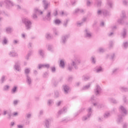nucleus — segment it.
<instances>
[{"label":"nucleus","instance_id":"1","mask_svg":"<svg viewBox=\"0 0 128 128\" xmlns=\"http://www.w3.org/2000/svg\"><path fill=\"white\" fill-rule=\"evenodd\" d=\"M80 64V60L78 58L75 56L74 58L72 60L70 64H68V70L69 72H72V70L75 68V70H78V64Z\"/></svg>","mask_w":128,"mask_h":128},{"label":"nucleus","instance_id":"2","mask_svg":"<svg viewBox=\"0 0 128 128\" xmlns=\"http://www.w3.org/2000/svg\"><path fill=\"white\" fill-rule=\"evenodd\" d=\"M21 22L24 25L26 30H30L32 26V22L28 17L22 18Z\"/></svg>","mask_w":128,"mask_h":128},{"label":"nucleus","instance_id":"3","mask_svg":"<svg viewBox=\"0 0 128 128\" xmlns=\"http://www.w3.org/2000/svg\"><path fill=\"white\" fill-rule=\"evenodd\" d=\"M119 110L120 112H122L124 114L122 115V116L120 115L118 116V117L116 120V122L118 124H120V122H122V116H126V114H128V110H126V108H124L122 106H120L119 107Z\"/></svg>","mask_w":128,"mask_h":128},{"label":"nucleus","instance_id":"4","mask_svg":"<svg viewBox=\"0 0 128 128\" xmlns=\"http://www.w3.org/2000/svg\"><path fill=\"white\" fill-rule=\"evenodd\" d=\"M36 14H42V12L38 10V8H34L32 18L34 20H38V16Z\"/></svg>","mask_w":128,"mask_h":128},{"label":"nucleus","instance_id":"5","mask_svg":"<svg viewBox=\"0 0 128 128\" xmlns=\"http://www.w3.org/2000/svg\"><path fill=\"white\" fill-rule=\"evenodd\" d=\"M88 114L86 116H84L82 118V120L84 122L86 120H90V116H92V108H89L88 110Z\"/></svg>","mask_w":128,"mask_h":128},{"label":"nucleus","instance_id":"6","mask_svg":"<svg viewBox=\"0 0 128 128\" xmlns=\"http://www.w3.org/2000/svg\"><path fill=\"white\" fill-rule=\"evenodd\" d=\"M97 14L98 16H108L110 12L106 10H98Z\"/></svg>","mask_w":128,"mask_h":128},{"label":"nucleus","instance_id":"7","mask_svg":"<svg viewBox=\"0 0 128 128\" xmlns=\"http://www.w3.org/2000/svg\"><path fill=\"white\" fill-rule=\"evenodd\" d=\"M84 36L85 38H91L92 37V32H90V30L86 29L84 30Z\"/></svg>","mask_w":128,"mask_h":128},{"label":"nucleus","instance_id":"8","mask_svg":"<svg viewBox=\"0 0 128 128\" xmlns=\"http://www.w3.org/2000/svg\"><path fill=\"white\" fill-rule=\"evenodd\" d=\"M70 38L69 34L64 35L61 38L60 42L62 44H65L66 43V41L68 40V38Z\"/></svg>","mask_w":128,"mask_h":128},{"label":"nucleus","instance_id":"9","mask_svg":"<svg viewBox=\"0 0 128 128\" xmlns=\"http://www.w3.org/2000/svg\"><path fill=\"white\" fill-rule=\"evenodd\" d=\"M26 80L27 84L29 86H32V77L30 75H27V76H26Z\"/></svg>","mask_w":128,"mask_h":128},{"label":"nucleus","instance_id":"10","mask_svg":"<svg viewBox=\"0 0 128 128\" xmlns=\"http://www.w3.org/2000/svg\"><path fill=\"white\" fill-rule=\"evenodd\" d=\"M94 92L96 96H98L102 92V88L98 85H96L94 90Z\"/></svg>","mask_w":128,"mask_h":128},{"label":"nucleus","instance_id":"11","mask_svg":"<svg viewBox=\"0 0 128 128\" xmlns=\"http://www.w3.org/2000/svg\"><path fill=\"white\" fill-rule=\"evenodd\" d=\"M43 6L44 10H48L50 6V3L47 1V0H42Z\"/></svg>","mask_w":128,"mask_h":128},{"label":"nucleus","instance_id":"12","mask_svg":"<svg viewBox=\"0 0 128 128\" xmlns=\"http://www.w3.org/2000/svg\"><path fill=\"white\" fill-rule=\"evenodd\" d=\"M52 122V120L51 119H48L46 120L44 122V126L46 128H50V124Z\"/></svg>","mask_w":128,"mask_h":128},{"label":"nucleus","instance_id":"13","mask_svg":"<svg viewBox=\"0 0 128 128\" xmlns=\"http://www.w3.org/2000/svg\"><path fill=\"white\" fill-rule=\"evenodd\" d=\"M5 2L6 4L7 8H10V6H14V4L12 1L10 0H6Z\"/></svg>","mask_w":128,"mask_h":128},{"label":"nucleus","instance_id":"14","mask_svg":"<svg viewBox=\"0 0 128 128\" xmlns=\"http://www.w3.org/2000/svg\"><path fill=\"white\" fill-rule=\"evenodd\" d=\"M20 62H17L15 63V65L14 66V68L16 70H17V72H20Z\"/></svg>","mask_w":128,"mask_h":128},{"label":"nucleus","instance_id":"15","mask_svg":"<svg viewBox=\"0 0 128 128\" xmlns=\"http://www.w3.org/2000/svg\"><path fill=\"white\" fill-rule=\"evenodd\" d=\"M112 1L111 0H108L106 5V8H108V10H110V8H112Z\"/></svg>","mask_w":128,"mask_h":128},{"label":"nucleus","instance_id":"16","mask_svg":"<svg viewBox=\"0 0 128 128\" xmlns=\"http://www.w3.org/2000/svg\"><path fill=\"white\" fill-rule=\"evenodd\" d=\"M50 68V64H40L38 65L39 70H40V68Z\"/></svg>","mask_w":128,"mask_h":128},{"label":"nucleus","instance_id":"17","mask_svg":"<svg viewBox=\"0 0 128 128\" xmlns=\"http://www.w3.org/2000/svg\"><path fill=\"white\" fill-rule=\"evenodd\" d=\"M8 56H12V58H16V56H18V54L14 51H10L8 53Z\"/></svg>","mask_w":128,"mask_h":128},{"label":"nucleus","instance_id":"18","mask_svg":"<svg viewBox=\"0 0 128 128\" xmlns=\"http://www.w3.org/2000/svg\"><path fill=\"white\" fill-rule=\"evenodd\" d=\"M63 90L64 94H68V91L70 90V87L66 85L63 86Z\"/></svg>","mask_w":128,"mask_h":128},{"label":"nucleus","instance_id":"19","mask_svg":"<svg viewBox=\"0 0 128 128\" xmlns=\"http://www.w3.org/2000/svg\"><path fill=\"white\" fill-rule=\"evenodd\" d=\"M122 19H119L118 20V24H122V20L126 18V12L124 11L122 12Z\"/></svg>","mask_w":128,"mask_h":128},{"label":"nucleus","instance_id":"20","mask_svg":"<svg viewBox=\"0 0 128 128\" xmlns=\"http://www.w3.org/2000/svg\"><path fill=\"white\" fill-rule=\"evenodd\" d=\"M91 86H92V83H89L87 85L84 86L82 88V90H88V88H90Z\"/></svg>","mask_w":128,"mask_h":128},{"label":"nucleus","instance_id":"21","mask_svg":"<svg viewBox=\"0 0 128 128\" xmlns=\"http://www.w3.org/2000/svg\"><path fill=\"white\" fill-rule=\"evenodd\" d=\"M78 12L80 14H84V10L82 9L76 8L74 12V14H78Z\"/></svg>","mask_w":128,"mask_h":128},{"label":"nucleus","instance_id":"22","mask_svg":"<svg viewBox=\"0 0 128 128\" xmlns=\"http://www.w3.org/2000/svg\"><path fill=\"white\" fill-rule=\"evenodd\" d=\"M46 48H48V50H49L50 52H54V46L51 44H48L46 45Z\"/></svg>","mask_w":128,"mask_h":128},{"label":"nucleus","instance_id":"23","mask_svg":"<svg viewBox=\"0 0 128 128\" xmlns=\"http://www.w3.org/2000/svg\"><path fill=\"white\" fill-rule=\"evenodd\" d=\"M93 104L94 106H96L98 108H104V105L100 104L98 102L94 103Z\"/></svg>","mask_w":128,"mask_h":128},{"label":"nucleus","instance_id":"24","mask_svg":"<svg viewBox=\"0 0 128 128\" xmlns=\"http://www.w3.org/2000/svg\"><path fill=\"white\" fill-rule=\"evenodd\" d=\"M64 112H66V108H64L62 110H60L58 112V114H64Z\"/></svg>","mask_w":128,"mask_h":128},{"label":"nucleus","instance_id":"25","mask_svg":"<svg viewBox=\"0 0 128 128\" xmlns=\"http://www.w3.org/2000/svg\"><path fill=\"white\" fill-rule=\"evenodd\" d=\"M90 78V76L88 75H84L82 77V80H84V82H86L87 80H88Z\"/></svg>","mask_w":128,"mask_h":128},{"label":"nucleus","instance_id":"26","mask_svg":"<svg viewBox=\"0 0 128 128\" xmlns=\"http://www.w3.org/2000/svg\"><path fill=\"white\" fill-rule=\"evenodd\" d=\"M17 90H18V87L16 86H14L12 88L11 90V93L12 94H14L16 92Z\"/></svg>","mask_w":128,"mask_h":128},{"label":"nucleus","instance_id":"27","mask_svg":"<svg viewBox=\"0 0 128 128\" xmlns=\"http://www.w3.org/2000/svg\"><path fill=\"white\" fill-rule=\"evenodd\" d=\"M6 34H11L12 32V28L10 27H8L6 28Z\"/></svg>","mask_w":128,"mask_h":128},{"label":"nucleus","instance_id":"28","mask_svg":"<svg viewBox=\"0 0 128 128\" xmlns=\"http://www.w3.org/2000/svg\"><path fill=\"white\" fill-rule=\"evenodd\" d=\"M30 72V68H26L24 70V73L26 74V76H30L29 74Z\"/></svg>","mask_w":128,"mask_h":128},{"label":"nucleus","instance_id":"29","mask_svg":"<svg viewBox=\"0 0 128 128\" xmlns=\"http://www.w3.org/2000/svg\"><path fill=\"white\" fill-rule=\"evenodd\" d=\"M72 119L70 118H65L62 119V122H70Z\"/></svg>","mask_w":128,"mask_h":128},{"label":"nucleus","instance_id":"30","mask_svg":"<svg viewBox=\"0 0 128 128\" xmlns=\"http://www.w3.org/2000/svg\"><path fill=\"white\" fill-rule=\"evenodd\" d=\"M52 32L55 36H58V34H60V32H58V29H56V28H53Z\"/></svg>","mask_w":128,"mask_h":128},{"label":"nucleus","instance_id":"31","mask_svg":"<svg viewBox=\"0 0 128 128\" xmlns=\"http://www.w3.org/2000/svg\"><path fill=\"white\" fill-rule=\"evenodd\" d=\"M52 14V12L48 11V14L46 16V20H50V16Z\"/></svg>","mask_w":128,"mask_h":128},{"label":"nucleus","instance_id":"32","mask_svg":"<svg viewBox=\"0 0 128 128\" xmlns=\"http://www.w3.org/2000/svg\"><path fill=\"white\" fill-rule=\"evenodd\" d=\"M114 42L113 41H110L109 42V44H108V48L110 49V48H114Z\"/></svg>","mask_w":128,"mask_h":128},{"label":"nucleus","instance_id":"33","mask_svg":"<svg viewBox=\"0 0 128 128\" xmlns=\"http://www.w3.org/2000/svg\"><path fill=\"white\" fill-rule=\"evenodd\" d=\"M122 46L124 50H126V48H128V42H123Z\"/></svg>","mask_w":128,"mask_h":128},{"label":"nucleus","instance_id":"34","mask_svg":"<svg viewBox=\"0 0 128 128\" xmlns=\"http://www.w3.org/2000/svg\"><path fill=\"white\" fill-rule=\"evenodd\" d=\"M68 22H70V20L68 19H66L64 21L63 26L64 28H66V26H68Z\"/></svg>","mask_w":128,"mask_h":128},{"label":"nucleus","instance_id":"35","mask_svg":"<svg viewBox=\"0 0 128 128\" xmlns=\"http://www.w3.org/2000/svg\"><path fill=\"white\" fill-rule=\"evenodd\" d=\"M120 90L121 92H128V88L124 86H120Z\"/></svg>","mask_w":128,"mask_h":128},{"label":"nucleus","instance_id":"36","mask_svg":"<svg viewBox=\"0 0 128 128\" xmlns=\"http://www.w3.org/2000/svg\"><path fill=\"white\" fill-rule=\"evenodd\" d=\"M46 38H48V40H51L52 36V34H50V33H46Z\"/></svg>","mask_w":128,"mask_h":128},{"label":"nucleus","instance_id":"37","mask_svg":"<svg viewBox=\"0 0 128 128\" xmlns=\"http://www.w3.org/2000/svg\"><path fill=\"white\" fill-rule=\"evenodd\" d=\"M108 100L110 102H112V104H116L118 102V101L114 98H110Z\"/></svg>","mask_w":128,"mask_h":128},{"label":"nucleus","instance_id":"38","mask_svg":"<svg viewBox=\"0 0 128 128\" xmlns=\"http://www.w3.org/2000/svg\"><path fill=\"white\" fill-rule=\"evenodd\" d=\"M60 66L64 68V60H60Z\"/></svg>","mask_w":128,"mask_h":128},{"label":"nucleus","instance_id":"39","mask_svg":"<svg viewBox=\"0 0 128 128\" xmlns=\"http://www.w3.org/2000/svg\"><path fill=\"white\" fill-rule=\"evenodd\" d=\"M60 22H62V21L60 19H56L54 20V24L57 26H58Z\"/></svg>","mask_w":128,"mask_h":128},{"label":"nucleus","instance_id":"40","mask_svg":"<svg viewBox=\"0 0 128 128\" xmlns=\"http://www.w3.org/2000/svg\"><path fill=\"white\" fill-rule=\"evenodd\" d=\"M38 54H40V56L44 58V50H38Z\"/></svg>","mask_w":128,"mask_h":128},{"label":"nucleus","instance_id":"41","mask_svg":"<svg viewBox=\"0 0 128 128\" xmlns=\"http://www.w3.org/2000/svg\"><path fill=\"white\" fill-rule=\"evenodd\" d=\"M10 90V86L6 85L4 86L3 90H5L6 92H8Z\"/></svg>","mask_w":128,"mask_h":128},{"label":"nucleus","instance_id":"42","mask_svg":"<svg viewBox=\"0 0 128 128\" xmlns=\"http://www.w3.org/2000/svg\"><path fill=\"white\" fill-rule=\"evenodd\" d=\"M8 39L6 37H4L2 40V44H8Z\"/></svg>","mask_w":128,"mask_h":128},{"label":"nucleus","instance_id":"43","mask_svg":"<svg viewBox=\"0 0 128 128\" xmlns=\"http://www.w3.org/2000/svg\"><path fill=\"white\" fill-rule=\"evenodd\" d=\"M96 72H102V67H99L97 68L96 70Z\"/></svg>","mask_w":128,"mask_h":128},{"label":"nucleus","instance_id":"44","mask_svg":"<svg viewBox=\"0 0 128 128\" xmlns=\"http://www.w3.org/2000/svg\"><path fill=\"white\" fill-rule=\"evenodd\" d=\"M110 116V112H108L105 113L104 114V118H108Z\"/></svg>","mask_w":128,"mask_h":128},{"label":"nucleus","instance_id":"45","mask_svg":"<svg viewBox=\"0 0 128 128\" xmlns=\"http://www.w3.org/2000/svg\"><path fill=\"white\" fill-rule=\"evenodd\" d=\"M98 51L99 52H106V50L102 48H100L98 49Z\"/></svg>","mask_w":128,"mask_h":128},{"label":"nucleus","instance_id":"46","mask_svg":"<svg viewBox=\"0 0 128 128\" xmlns=\"http://www.w3.org/2000/svg\"><path fill=\"white\" fill-rule=\"evenodd\" d=\"M54 104V100H49L48 101V106H52Z\"/></svg>","mask_w":128,"mask_h":128},{"label":"nucleus","instance_id":"47","mask_svg":"<svg viewBox=\"0 0 128 128\" xmlns=\"http://www.w3.org/2000/svg\"><path fill=\"white\" fill-rule=\"evenodd\" d=\"M126 30L124 29V32L122 33V36L123 38H126Z\"/></svg>","mask_w":128,"mask_h":128},{"label":"nucleus","instance_id":"48","mask_svg":"<svg viewBox=\"0 0 128 128\" xmlns=\"http://www.w3.org/2000/svg\"><path fill=\"white\" fill-rule=\"evenodd\" d=\"M18 102H20V100H14L13 101V104L14 106H17V104H18Z\"/></svg>","mask_w":128,"mask_h":128},{"label":"nucleus","instance_id":"49","mask_svg":"<svg viewBox=\"0 0 128 128\" xmlns=\"http://www.w3.org/2000/svg\"><path fill=\"white\" fill-rule=\"evenodd\" d=\"M21 36L22 38L26 40V33H22L21 34Z\"/></svg>","mask_w":128,"mask_h":128},{"label":"nucleus","instance_id":"50","mask_svg":"<svg viewBox=\"0 0 128 128\" xmlns=\"http://www.w3.org/2000/svg\"><path fill=\"white\" fill-rule=\"evenodd\" d=\"M90 102H96V97L94 96H92L90 99Z\"/></svg>","mask_w":128,"mask_h":128},{"label":"nucleus","instance_id":"51","mask_svg":"<svg viewBox=\"0 0 128 128\" xmlns=\"http://www.w3.org/2000/svg\"><path fill=\"white\" fill-rule=\"evenodd\" d=\"M82 24H84V22H76V26H82Z\"/></svg>","mask_w":128,"mask_h":128},{"label":"nucleus","instance_id":"52","mask_svg":"<svg viewBox=\"0 0 128 128\" xmlns=\"http://www.w3.org/2000/svg\"><path fill=\"white\" fill-rule=\"evenodd\" d=\"M91 61L92 64H96V57L94 56L91 57Z\"/></svg>","mask_w":128,"mask_h":128},{"label":"nucleus","instance_id":"53","mask_svg":"<svg viewBox=\"0 0 128 128\" xmlns=\"http://www.w3.org/2000/svg\"><path fill=\"white\" fill-rule=\"evenodd\" d=\"M6 76H2V78H1V82L2 84H4V82H6Z\"/></svg>","mask_w":128,"mask_h":128},{"label":"nucleus","instance_id":"54","mask_svg":"<svg viewBox=\"0 0 128 128\" xmlns=\"http://www.w3.org/2000/svg\"><path fill=\"white\" fill-rule=\"evenodd\" d=\"M122 4L124 6H128V0H124L122 1Z\"/></svg>","mask_w":128,"mask_h":128},{"label":"nucleus","instance_id":"55","mask_svg":"<svg viewBox=\"0 0 128 128\" xmlns=\"http://www.w3.org/2000/svg\"><path fill=\"white\" fill-rule=\"evenodd\" d=\"M26 118H32V114H27L26 116Z\"/></svg>","mask_w":128,"mask_h":128},{"label":"nucleus","instance_id":"56","mask_svg":"<svg viewBox=\"0 0 128 128\" xmlns=\"http://www.w3.org/2000/svg\"><path fill=\"white\" fill-rule=\"evenodd\" d=\"M62 101H58L56 103V106H60L62 104Z\"/></svg>","mask_w":128,"mask_h":128},{"label":"nucleus","instance_id":"57","mask_svg":"<svg viewBox=\"0 0 128 128\" xmlns=\"http://www.w3.org/2000/svg\"><path fill=\"white\" fill-rule=\"evenodd\" d=\"M58 15V10H55L53 13V16H56Z\"/></svg>","mask_w":128,"mask_h":128},{"label":"nucleus","instance_id":"58","mask_svg":"<svg viewBox=\"0 0 128 128\" xmlns=\"http://www.w3.org/2000/svg\"><path fill=\"white\" fill-rule=\"evenodd\" d=\"M18 116V112H14L12 114L13 116Z\"/></svg>","mask_w":128,"mask_h":128},{"label":"nucleus","instance_id":"59","mask_svg":"<svg viewBox=\"0 0 128 128\" xmlns=\"http://www.w3.org/2000/svg\"><path fill=\"white\" fill-rule=\"evenodd\" d=\"M24 126L22 124H18L17 125V128H24Z\"/></svg>","mask_w":128,"mask_h":128},{"label":"nucleus","instance_id":"60","mask_svg":"<svg viewBox=\"0 0 128 128\" xmlns=\"http://www.w3.org/2000/svg\"><path fill=\"white\" fill-rule=\"evenodd\" d=\"M86 4L88 6H90V0H87Z\"/></svg>","mask_w":128,"mask_h":128},{"label":"nucleus","instance_id":"61","mask_svg":"<svg viewBox=\"0 0 128 128\" xmlns=\"http://www.w3.org/2000/svg\"><path fill=\"white\" fill-rule=\"evenodd\" d=\"M51 70L52 72H56V68L55 67H52L51 68Z\"/></svg>","mask_w":128,"mask_h":128},{"label":"nucleus","instance_id":"62","mask_svg":"<svg viewBox=\"0 0 128 128\" xmlns=\"http://www.w3.org/2000/svg\"><path fill=\"white\" fill-rule=\"evenodd\" d=\"M13 44H18V40H13Z\"/></svg>","mask_w":128,"mask_h":128},{"label":"nucleus","instance_id":"63","mask_svg":"<svg viewBox=\"0 0 128 128\" xmlns=\"http://www.w3.org/2000/svg\"><path fill=\"white\" fill-rule=\"evenodd\" d=\"M96 4L98 6H102V2L99 1L96 3Z\"/></svg>","mask_w":128,"mask_h":128},{"label":"nucleus","instance_id":"64","mask_svg":"<svg viewBox=\"0 0 128 128\" xmlns=\"http://www.w3.org/2000/svg\"><path fill=\"white\" fill-rule=\"evenodd\" d=\"M14 124H15L14 122H12L10 123V126H14Z\"/></svg>","mask_w":128,"mask_h":128}]
</instances>
